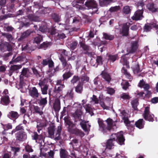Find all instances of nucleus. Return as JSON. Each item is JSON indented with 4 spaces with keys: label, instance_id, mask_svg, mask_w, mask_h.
<instances>
[{
    "label": "nucleus",
    "instance_id": "obj_1",
    "mask_svg": "<svg viewBox=\"0 0 158 158\" xmlns=\"http://www.w3.org/2000/svg\"><path fill=\"white\" fill-rule=\"evenodd\" d=\"M117 137L118 139V143L121 145L124 144L125 139L123 137L122 132H120L117 135L113 134L111 135V138L108 139L106 143V148L109 149H111L114 145V143L116 142L115 138Z\"/></svg>",
    "mask_w": 158,
    "mask_h": 158
},
{
    "label": "nucleus",
    "instance_id": "obj_2",
    "mask_svg": "<svg viewBox=\"0 0 158 158\" xmlns=\"http://www.w3.org/2000/svg\"><path fill=\"white\" fill-rule=\"evenodd\" d=\"M64 119L65 122L69 126V130L70 132L73 133L78 134L81 136H84V133L83 132L80 131L79 130H77V132H75L74 131L73 129H71L72 128L74 127H75V125L70 121L69 116H67L65 117Z\"/></svg>",
    "mask_w": 158,
    "mask_h": 158
},
{
    "label": "nucleus",
    "instance_id": "obj_3",
    "mask_svg": "<svg viewBox=\"0 0 158 158\" xmlns=\"http://www.w3.org/2000/svg\"><path fill=\"white\" fill-rule=\"evenodd\" d=\"M143 116L145 120H148L150 121H152L153 120L154 115L153 114L150 113L149 108L148 107H145Z\"/></svg>",
    "mask_w": 158,
    "mask_h": 158
},
{
    "label": "nucleus",
    "instance_id": "obj_4",
    "mask_svg": "<svg viewBox=\"0 0 158 158\" xmlns=\"http://www.w3.org/2000/svg\"><path fill=\"white\" fill-rule=\"evenodd\" d=\"M143 10L142 9L139 10L135 12L134 15L132 17V19L133 20H139L141 19L143 16Z\"/></svg>",
    "mask_w": 158,
    "mask_h": 158
},
{
    "label": "nucleus",
    "instance_id": "obj_5",
    "mask_svg": "<svg viewBox=\"0 0 158 158\" xmlns=\"http://www.w3.org/2000/svg\"><path fill=\"white\" fill-rule=\"evenodd\" d=\"M129 26V23H126L123 24L122 28L120 30V33L123 35H127L128 34Z\"/></svg>",
    "mask_w": 158,
    "mask_h": 158
},
{
    "label": "nucleus",
    "instance_id": "obj_6",
    "mask_svg": "<svg viewBox=\"0 0 158 158\" xmlns=\"http://www.w3.org/2000/svg\"><path fill=\"white\" fill-rule=\"evenodd\" d=\"M106 121L107 124L108 129L109 130L114 129L113 127L116 125V123L117 122L116 121H114L112 119L109 118L106 120Z\"/></svg>",
    "mask_w": 158,
    "mask_h": 158
},
{
    "label": "nucleus",
    "instance_id": "obj_7",
    "mask_svg": "<svg viewBox=\"0 0 158 158\" xmlns=\"http://www.w3.org/2000/svg\"><path fill=\"white\" fill-rule=\"evenodd\" d=\"M88 122H85L84 121H81L80 123V125L82 129L85 131L88 132L89 130V128L90 126L89 124H87Z\"/></svg>",
    "mask_w": 158,
    "mask_h": 158
},
{
    "label": "nucleus",
    "instance_id": "obj_8",
    "mask_svg": "<svg viewBox=\"0 0 158 158\" xmlns=\"http://www.w3.org/2000/svg\"><path fill=\"white\" fill-rule=\"evenodd\" d=\"M85 5L88 8L90 7H95L96 6V2L94 0H88L85 3Z\"/></svg>",
    "mask_w": 158,
    "mask_h": 158
},
{
    "label": "nucleus",
    "instance_id": "obj_9",
    "mask_svg": "<svg viewBox=\"0 0 158 158\" xmlns=\"http://www.w3.org/2000/svg\"><path fill=\"white\" fill-rule=\"evenodd\" d=\"M60 81H59L57 82V85H56L55 89V92L56 93H59L61 91L64 87L63 85H60Z\"/></svg>",
    "mask_w": 158,
    "mask_h": 158
},
{
    "label": "nucleus",
    "instance_id": "obj_10",
    "mask_svg": "<svg viewBox=\"0 0 158 158\" xmlns=\"http://www.w3.org/2000/svg\"><path fill=\"white\" fill-rule=\"evenodd\" d=\"M31 95L33 97H37L38 96V93L37 89L35 87H33L30 92Z\"/></svg>",
    "mask_w": 158,
    "mask_h": 158
},
{
    "label": "nucleus",
    "instance_id": "obj_11",
    "mask_svg": "<svg viewBox=\"0 0 158 158\" xmlns=\"http://www.w3.org/2000/svg\"><path fill=\"white\" fill-rule=\"evenodd\" d=\"M9 102V100L8 95H5L2 97L1 100V103L2 104H7Z\"/></svg>",
    "mask_w": 158,
    "mask_h": 158
},
{
    "label": "nucleus",
    "instance_id": "obj_12",
    "mask_svg": "<svg viewBox=\"0 0 158 158\" xmlns=\"http://www.w3.org/2000/svg\"><path fill=\"white\" fill-rule=\"evenodd\" d=\"M147 8L149 10L152 12H156L158 10V9L156 8L152 3H150L148 4Z\"/></svg>",
    "mask_w": 158,
    "mask_h": 158
},
{
    "label": "nucleus",
    "instance_id": "obj_13",
    "mask_svg": "<svg viewBox=\"0 0 158 158\" xmlns=\"http://www.w3.org/2000/svg\"><path fill=\"white\" fill-rule=\"evenodd\" d=\"M99 2L101 6H104L109 4L113 2L112 0H100Z\"/></svg>",
    "mask_w": 158,
    "mask_h": 158
},
{
    "label": "nucleus",
    "instance_id": "obj_14",
    "mask_svg": "<svg viewBox=\"0 0 158 158\" xmlns=\"http://www.w3.org/2000/svg\"><path fill=\"white\" fill-rule=\"evenodd\" d=\"M53 107L55 110H59L60 109V101L58 99H57L55 100Z\"/></svg>",
    "mask_w": 158,
    "mask_h": 158
},
{
    "label": "nucleus",
    "instance_id": "obj_15",
    "mask_svg": "<svg viewBox=\"0 0 158 158\" xmlns=\"http://www.w3.org/2000/svg\"><path fill=\"white\" fill-rule=\"evenodd\" d=\"M60 155L61 158H69L70 157L68 155L67 152L63 149L61 150Z\"/></svg>",
    "mask_w": 158,
    "mask_h": 158
},
{
    "label": "nucleus",
    "instance_id": "obj_16",
    "mask_svg": "<svg viewBox=\"0 0 158 158\" xmlns=\"http://www.w3.org/2000/svg\"><path fill=\"white\" fill-rule=\"evenodd\" d=\"M120 62H121L123 65H126L127 68H129V65L127 62V59L125 56H124L122 57L120 60Z\"/></svg>",
    "mask_w": 158,
    "mask_h": 158
},
{
    "label": "nucleus",
    "instance_id": "obj_17",
    "mask_svg": "<svg viewBox=\"0 0 158 158\" xmlns=\"http://www.w3.org/2000/svg\"><path fill=\"white\" fill-rule=\"evenodd\" d=\"M25 136V135L20 131L19 132L16 134V137L17 139L19 141L22 140Z\"/></svg>",
    "mask_w": 158,
    "mask_h": 158
},
{
    "label": "nucleus",
    "instance_id": "obj_18",
    "mask_svg": "<svg viewBox=\"0 0 158 158\" xmlns=\"http://www.w3.org/2000/svg\"><path fill=\"white\" fill-rule=\"evenodd\" d=\"M138 46L137 42H135L132 44L131 49V50L127 51L128 53L133 52L137 48Z\"/></svg>",
    "mask_w": 158,
    "mask_h": 158
},
{
    "label": "nucleus",
    "instance_id": "obj_19",
    "mask_svg": "<svg viewBox=\"0 0 158 158\" xmlns=\"http://www.w3.org/2000/svg\"><path fill=\"white\" fill-rule=\"evenodd\" d=\"M143 119H139L135 123V125L136 127L139 129H141L143 127Z\"/></svg>",
    "mask_w": 158,
    "mask_h": 158
},
{
    "label": "nucleus",
    "instance_id": "obj_20",
    "mask_svg": "<svg viewBox=\"0 0 158 158\" xmlns=\"http://www.w3.org/2000/svg\"><path fill=\"white\" fill-rule=\"evenodd\" d=\"M8 115L13 118L16 119L18 117L19 115L17 112L11 111L9 113Z\"/></svg>",
    "mask_w": 158,
    "mask_h": 158
},
{
    "label": "nucleus",
    "instance_id": "obj_21",
    "mask_svg": "<svg viewBox=\"0 0 158 158\" xmlns=\"http://www.w3.org/2000/svg\"><path fill=\"white\" fill-rule=\"evenodd\" d=\"M121 85L123 89L125 90H126L129 86L128 82L125 80H123Z\"/></svg>",
    "mask_w": 158,
    "mask_h": 158
},
{
    "label": "nucleus",
    "instance_id": "obj_22",
    "mask_svg": "<svg viewBox=\"0 0 158 158\" xmlns=\"http://www.w3.org/2000/svg\"><path fill=\"white\" fill-rule=\"evenodd\" d=\"M102 75L103 77L106 81H110L111 78L109 75L108 73L103 72L102 73Z\"/></svg>",
    "mask_w": 158,
    "mask_h": 158
},
{
    "label": "nucleus",
    "instance_id": "obj_23",
    "mask_svg": "<svg viewBox=\"0 0 158 158\" xmlns=\"http://www.w3.org/2000/svg\"><path fill=\"white\" fill-rule=\"evenodd\" d=\"M82 90V85L79 83L76 88V91L78 93H81Z\"/></svg>",
    "mask_w": 158,
    "mask_h": 158
},
{
    "label": "nucleus",
    "instance_id": "obj_24",
    "mask_svg": "<svg viewBox=\"0 0 158 158\" xmlns=\"http://www.w3.org/2000/svg\"><path fill=\"white\" fill-rule=\"evenodd\" d=\"M41 87V91L42 93L43 94H46L47 93V89L48 88V85H43Z\"/></svg>",
    "mask_w": 158,
    "mask_h": 158
},
{
    "label": "nucleus",
    "instance_id": "obj_25",
    "mask_svg": "<svg viewBox=\"0 0 158 158\" xmlns=\"http://www.w3.org/2000/svg\"><path fill=\"white\" fill-rule=\"evenodd\" d=\"M120 98L124 100H128L130 98L129 94L125 93L122 94L120 95Z\"/></svg>",
    "mask_w": 158,
    "mask_h": 158
},
{
    "label": "nucleus",
    "instance_id": "obj_26",
    "mask_svg": "<svg viewBox=\"0 0 158 158\" xmlns=\"http://www.w3.org/2000/svg\"><path fill=\"white\" fill-rule=\"evenodd\" d=\"M122 72L125 75L126 77L130 79H131V76L130 74L128 73L127 70L125 69L124 67L123 68Z\"/></svg>",
    "mask_w": 158,
    "mask_h": 158
},
{
    "label": "nucleus",
    "instance_id": "obj_27",
    "mask_svg": "<svg viewBox=\"0 0 158 158\" xmlns=\"http://www.w3.org/2000/svg\"><path fill=\"white\" fill-rule=\"evenodd\" d=\"M33 108H34V109L35 111L39 114L40 115H41L43 114V112L42 111V110L40 109L37 106H31V108L32 109Z\"/></svg>",
    "mask_w": 158,
    "mask_h": 158
},
{
    "label": "nucleus",
    "instance_id": "obj_28",
    "mask_svg": "<svg viewBox=\"0 0 158 158\" xmlns=\"http://www.w3.org/2000/svg\"><path fill=\"white\" fill-rule=\"evenodd\" d=\"M103 37L106 39L110 40H113L114 37V35H110L106 33L103 34Z\"/></svg>",
    "mask_w": 158,
    "mask_h": 158
},
{
    "label": "nucleus",
    "instance_id": "obj_29",
    "mask_svg": "<svg viewBox=\"0 0 158 158\" xmlns=\"http://www.w3.org/2000/svg\"><path fill=\"white\" fill-rule=\"evenodd\" d=\"M131 104L133 108L135 110L137 109V106L138 105V101L137 99L133 100L131 102Z\"/></svg>",
    "mask_w": 158,
    "mask_h": 158
},
{
    "label": "nucleus",
    "instance_id": "obj_30",
    "mask_svg": "<svg viewBox=\"0 0 158 158\" xmlns=\"http://www.w3.org/2000/svg\"><path fill=\"white\" fill-rule=\"evenodd\" d=\"M152 27H156L157 28H158V25H156V23H154L153 24H152L151 26ZM151 26H149L147 25H146L145 26L144 29L147 31H149L151 29Z\"/></svg>",
    "mask_w": 158,
    "mask_h": 158
},
{
    "label": "nucleus",
    "instance_id": "obj_31",
    "mask_svg": "<svg viewBox=\"0 0 158 158\" xmlns=\"http://www.w3.org/2000/svg\"><path fill=\"white\" fill-rule=\"evenodd\" d=\"M42 37L40 35H38L35 38L34 42L37 44H39L42 40Z\"/></svg>",
    "mask_w": 158,
    "mask_h": 158
},
{
    "label": "nucleus",
    "instance_id": "obj_32",
    "mask_svg": "<svg viewBox=\"0 0 158 158\" xmlns=\"http://www.w3.org/2000/svg\"><path fill=\"white\" fill-rule=\"evenodd\" d=\"M54 127L52 125L48 128V131L49 134L51 135H53L54 133Z\"/></svg>",
    "mask_w": 158,
    "mask_h": 158
},
{
    "label": "nucleus",
    "instance_id": "obj_33",
    "mask_svg": "<svg viewBox=\"0 0 158 158\" xmlns=\"http://www.w3.org/2000/svg\"><path fill=\"white\" fill-rule=\"evenodd\" d=\"M22 67L21 65H14L10 67V70L12 71H15L20 69Z\"/></svg>",
    "mask_w": 158,
    "mask_h": 158
},
{
    "label": "nucleus",
    "instance_id": "obj_34",
    "mask_svg": "<svg viewBox=\"0 0 158 158\" xmlns=\"http://www.w3.org/2000/svg\"><path fill=\"white\" fill-rule=\"evenodd\" d=\"M108 60L110 61L113 62L115 61L117 58V56L115 55H109L108 56Z\"/></svg>",
    "mask_w": 158,
    "mask_h": 158
},
{
    "label": "nucleus",
    "instance_id": "obj_35",
    "mask_svg": "<svg viewBox=\"0 0 158 158\" xmlns=\"http://www.w3.org/2000/svg\"><path fill=\"white\" fill-rule=\"evenodd\" d=\"M91 102L93 103L94 102V104H98V101L96 96L94 95H93L92 97L91 98Z\"/></svg>",
    "mask_w": 158,
    "mask_h": 158
},
{
    "label": "nucleus",
    "instance_id": "obj_36",
    "mask_svg": "<svg viewBox=\"0 0 158 158\" xmlns=\"http://www.w3.org/2000/svg\"><path fill=\"white\" fill-rule=\"evenodd\" d=\"M123 12L125 14H129L130 12V9L128 6H126L124 7L123 10Z\"/></svg>",
    "mask_w": 158,
    "mask_h": 158
},
{
    "label": "nucleus",
    "instance_id": "obj_37",
    "mask_svg": "<svg viewBox=\"0 0 158 158\" xmlns=\"http://www.w3.org/2000/svg\"><path fill=\"white\" fill-rule=\"evenodd\" d=\"M61 61L63 63V65L64 66V68H67V67L68 68L70 69L71 68V66L69 64H66V61L64 60H61Z\"/></svg>",
    "mask_w": 158,
    "mask_h": 158
},
{
    "label": "nucleus",
    "instance_id": "obj_38",
    "mask_svg": "<svg viewBox=\"0 0 158 158\" xmlns=\"http://www.w3.org/2000/svg\"><path fill=\"white\" fill-rule=\"evenodd\" d=\"M72 74L70 72H68L64 73L63 75L64 79H66L70 77Z\"/></svg>",
    "mask_w": 158,
    "mask_h": 158
},
{
    "label": "nucleus",
    "instance_id": "obj_39",
    "mask_svg": "<svg viewBox=\"0 0 158 158\" xmlns=\"http://www.w3.org/2000/svg\"><path fill=\"white\" fill-rule=\"evenodd\" d=\"M120 9L119 6H115L111 7L110 9V11L111 12L117 11Z\"/></svg>",
    "mask_w": 158,
    "mask_h": 158
},
{
    "label": "nucleus",
    "instance_id": "obj_40",
    "mask_svg": "<svg viewBox=\"0 0 158 158\" xmlns=\"http://www.w3.org/2000/svg\"><path fill=\"white\" fill-rule=\"evenodd\" d=\"M48 81V80L47 79H44L42 81H40L39 83V85L40 87L43 86V85H47V83Z\"/></svg>",
    "mask_w": 158,
    "mask_h": 158
},
{
    "label": "nucleus",
    "instance_id": "obj_41",
    "mask_svg": "<svg viewBox=\"0 0 158 158\" xmlns=\"http://www.w3.org/2000/svg\"><path fill=\"white\" fill-rule=\"evenodd\" d=\"M84 107L86 112L89 113H90L92 112V109L90 107L89 105L86 104L84 106Z\"/></svg>",
    "mask_w": 158,
    "mask_h": 158
},
{
    "label": "nucleus",
    "instance_id": "obj_42",
    "mask_svg": "<svg viewBox=\"0 0 158 158\" xmlns=\"http://www.w3.org/2000/svg\"><path fill=\"white\" fill-rule=\"evenodd\" d=\"M108 94L110 95H112L115 92L114 90L112 88H108L107 90Z\"/></svg>",
    "mask_w": 158,
    "mask_h": 158
},
{
    "label": "nucleus",
    "instance_id": "obj_43",
    "mask_svg": "<svg viewBox=\"0 0 158 158\" xmlns=\"http://www.w3.org/2000/svg\"><path fill=\"white\" fill-rule=\"evenodd\" d=\"M28 69H23L22 72L21 74L20 75V78H21L22 77V76L26 75L28 73Z\"/></svg>",
    "mask_w": 158,
    "mask_h": 158
},
{
    "label": "nucleus",
    "instance_id": "obj_44",
    "mask_svg": "<svg viewBox=\"0 0 158 158\" xmlns=\"http://www.w3.org/2000/svg\"><path fill=\"white\" fill-rule=\"evenodd\" d=\"M2 125L3 126V127L5 129L8 130L9 129H11L12 128V125L10 123L6 125H4L2 124Z\"/></svg>",
    "mask_w": 158,
    "mask_h": 158
},
{
    "label": "nucleus",
    "instance_id": "obj_45",
    "mask_svg": "<svg viewBox=\"0 0 158 158\" xmlns=\"http://www.w3.org/2000/svg\"><path fill=\"white\" fill-rule=\"evenodd\" d=\"M11 150L13 152H14L15 155H16V153L19 152V148L12 147Z\"/></svg>",
    "mask_w": 158,
    "mask_h": 158
},
{
    "label": "nucleus",
    "instance_id": "obj_46",
    "mask_svg": "<svg viewBox=\"0 0 158 158\" xmlns=\"http://www.w3.org/2000/svg\"><path fill=\"white\" fill-rule=\"evenodd\" d=\"M23 127L20 125H19L17 126L15 129L13 130L12 131V134H13L14 132H15L16 131H18L19 130H21L22 129Z\"/></svg>",
    "mask_w": 158,
    "mask_h": 158
},
{
    "label": "nucleus",
    "instance_id": "obj_47",
    "mask_svg": "<svg viewBox=\"0 0 158 158\" xmlns=\"http://www.w3.org/2000/svg\"><path fill=\"white\" fill-rule=\"evenodd\" d=\"M100 104L101 106L103 108V109L107 110L109 109L108 107L106 106L103 102L101 101L100 102Z\"/></svg>",
    "mask_w": 158,
    "mask_h": 158
},
{
    "label": "nucleus",
    "instance_id": "obj_48",
    "mask_svg": "<svg viewBox=\"0 0 158 158\" xmlns=\"http://www.w3.org/2000/svg\"><path fill=\"white\" fill-rule=\"evenodd\" d=\"M25 149L26 151L28 152H32L33 151V150L31 148V147L28 145L25 147Z\"/></svg>",
    "mask_w": 158,
    "mask_h": 158
},
{
    "label": "nucleus",
    "instance_id": "obj_49",
    "mask_svg": "<svg viewBox=\"0 0 158 158\" xmlns=\"http://www.w3.org/2000/svg\"><path fill=\"white\" fill-rule=\"evenodd\" d=\"M123 119L124 123H125L126 125L127 126H129V124L130 123V122L128 120V118L125 117H123Z\"/></svg>",
    "mask_w": 158,
    "mask_h": 158
},
{
    "label": "nucleus",
    "instance_id": "obj_50",
    "mask_svg": "<svg viewBox=\"0 0 158 158\" xmlns=\"http://www.w3.org/2000/svg\"><path fill=\"white\" fill-rule=\"evenodd\" d=\"M79 80V78L77 76H74L73 79L71 80V82L73 83H74L76 82Z\"/></svg>",
    "mask_w": 158,
    "mask_h": 158
},
{
    "label": "nucleus",
    "instance_id": "obj_51",
    "mask_svg": "<svg viewBox=\"0 0 158 158\" xmlns=\"http://www.w3.org/2000/svg\"><path fill=\"white\" fill-rule=\"evenodd\" d=\"M82 113L81 111L80 110H77L76 111L75 113V115L78 117H79L82 114Z\"/></svg>",
    "mask_w": 158,
    "mask_h": 158
},
{
    "label": "nucleus",
    "instance_id": "obj_52",
    "mask_svg": "<svg viewBox=\"0 0 158 158\" xmlns=\"http://www.w3.org/2000/svg\"><path fill=\"white\" fill-rule=\"evenodd\" d=\"M98 123L100 127H102L103 128L104 127V125L103 124V122L101 119L99 118L98 119Z\"/></svg>",
    "mask_w": 158,
    "mask_h": 158
},
{
    "label": "nucleus",
    "instance_id": "obj_53",
    "mask_svg": "<svg viewBox=\"0 0 158 158\" xmlns=\"http://www.w3.org/2000/svg\"><path fill=\"white\" fill-rule=\"evenodd\" d=\"M89 77L86 76L83 77L81 78V81L83 82H87L89 81Z\"/></svg>",
    "mask_w": 158,
    "mask_h": 158
},
{
    "label": "nucleus",
    "instance_id": "obj_54",
    "mask_svg": "<svg viewBox=\"0 0 158 158\" xmlns=\"http://www.w3.org/2000/svg\"><path fill=\"white\" fill-rule=\"evenodd\" d=\"M96 61L98 64H102V58L99 56H98L96 59Z\"/></svg>",
    "mask_w": 158,
    "mask_h": 158
},
{
    "label": "nucleus",
    "instance_id": "obj_55",
    "mask_svg": "<svg viewBox=\"0 0 158 158\" xmlns=\"http://www.w3.org/2000/svg\"><path fill=\"white\" fill-rule=\"evenodd\" d=\"M77 45V43L76 42H74L71 44L70 48L72 50L74 49Z\"/></svg>",
    "mask_w": 158,
    "mask_h": 158
},
{
    "label": "nucleus",
    "instance_id": "obj_56",
    "mask_svg": "<svg viewBox=\"0 0 158 158\" xmlns=\"http://www.w3.org/2000/svg\"><path fill=\"white\" fill-rule=\"evenodd\" d=\"M152 103H156L158 102V98L155 97L152 98L151 100Z\"/></svg>",
    "mask_w": 158,
    "mask_h": 158
},
{
    "label": "nucleus",
    "instance_id": "obj_57",
    "mask_svg": "<svg viewBox=\"0 0 158 158\" xmlns=\"http://www.w3.org/2000/svg\"><path fill=\"white\" fill-rule=\"evenodd\" d=\"M47 102V101L46 98H43L40 101V103L42 104H45Z\"/></svg>",
    "mask_w": 158,
    "mask_h": 158
},
{
    "label": "nucleus",
    "instance_id": "obj_58",
    "mask_svg": "<svg viewBox=\"0 0 158 158\" xmlns=\"http://www.w3.org/2000/svg\"><path fill=\"white\" fill-rule=\"evenodd\" d=\"M145 84L143 81L141 80L139 83V86L140 87H143V86Z\"/></svg>",
    "mask_w": 158,
    "mask_h": 158
},
{
    "label": "nucleus",
    "instance_id": "obj_59",
    "mask_svg": "<svg viewBox=\"0 0 158 158\" xmlns=\"http://www.w3.org/2000/svg\"><path fill=\"white\" fill-rule=\"evenodd\" d=\"M134 73H137L139 71V66L138 65H137L136 68L134 69Z\"/></svg>",
    "mask_w": 158,
    "mask_h": 158
},
{
    "label": "nucleus",
    "instance_id": "obj_60",
    "mask_svg": "<svg viewBox=\"0 0 158 158\" xmlns=\"http://www.w3.org/2000/svg\"><path fill=\"white\" fill-rule=\"evenodd\" d=\"M44 149L43 148H41L40 149V152L41 155H42L43 156H46V153H44Z\"/></svg>",
    "mask_w": 158,
    "mask_h": 158
},
{
    "label": "nucleus",
    "instance_id": "obj_61",
    "mask_svg": "<svg viewBox=\"0 0 158 158\" xmlns=\"http://www.w3.org/2000/svg\"><path fill=\"white\" fill-rule=\"evenodd\" d=\"M145 90H148L149 87V86L148 84H145L143 87Z\"/></svg>",
    "mask_w": 158,
    "mask_h": 158
},
{
    "label": "nucleus",
    "instance_id": "obj_62",
    "mask_svg": "<svg viewBox=\"0 0 158 158\" xmlns=\"http://www.w3.org/2000/svg\"><path fill=\"white\" fill-rule=\"evenodd\" d=\"M6 70V68L3 66L0 67V72H3Z\"/></svg>",
    "mask_w": 158,
    "mask_h": 158
},
{
    "label": "nucleus",
    "instance_id": "obj_63",
    "mask_svg": "<svg viewBox=\"0 0 158 158\" xmlns=\"http://www.w3.org/2000/svg\"><path fill=\"white\" fill-rule=\"evenodd\" d=\"M49 67L50 68L52 67L53 66V63L52 61H50L49 62Z\"/></svg>",
    "mask_w": 158,
    "mask_h": 158
},
{
    "label": "nucleus",
    "instance_id": "obj_64",
    "mask_svg": "<svg viewBox=\"0 0 158 158\" xmlns=\"http://www.w3.org/2000/svg\"><path fill=\"white\" fill-rule=\"evenodd\" d=\"M81 46L84 50H87L88 48V47L84 44H81Z\"/></svg>",
    "mask_w": 158,
    "mask_h": 158
}]
</instances>
